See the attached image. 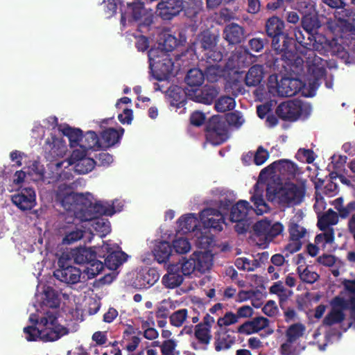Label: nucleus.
<instances>
[{"mask_svg": "<svg viewBox=\"0 0 355 355\" xmlns=\"http://www.w3.org/2000/svg\"><path fill=\"white\" fill-rule=\"evenodd\" d=\"M24 333L28 341H36L38 338L43 342L58 340L68 334V329L58 323L57 313L46 311L40 318V327L28 326L24 328Z\"/></svg>", "mask_w": 355, "mask_h": 355, "instance_id": "nucleus-1", "label": "nucleus"}, {"mask_svg": "<svg viewBox=\"0 0 355 355\" xmlns=\"http://www.w3.org/2000/svg\"><path fill=\"white\" fill-rule=\"evenodd\" d=\"M304 194V189L294 183H286L284 186L268 184L266 188V196L269 200H277L280 204L287 206L300 204Z\"/></svg>", "mask_w": 355, "mask_h": 355, "instance_id": "nucleus-2", "label": "nucleus"}, {"mask_svg": "<svg viewBox=\"0 0 355 355\" xmlns=\"http://www.w3.org/2000/svg\"><path fill=\"white\" fill-rule=\"evenodd\" d=\"M218 42V36L209 31H203L198 35L195 52L200 58V66L204 65L205 60L220 62L223 60L222 52L216 49Z\"/></svg>", "mask_w": 355, "mask_h": 355, "instance_id": "nucleus-3", "label": "nucleus"}, {"mask_svg": "<svg viewBox=\"0 0 355 355\" xmlns=\"http://www.w3.org/2000/svg\"><path fill=\"white\" fill-rule=\"evenodd\" d=\"M99 253H101V248H98V251H96L92 248L80 247L74 249L71 252L75 263L78 264H87L84 272L87 275L88 279L94 278L104 268L103 262L97 259Z\"/></svg>", "mask_w": 355, "mask_h": 355, "instance_id": "nucleus-4", "label": "nucleus"}, {"mask_svg": "<svg viewBox=\"0 0 355 355\" xmlns=\"http://www.w3.org/2000/svg\"><path fill=\"white\" fill-rule=\"evenodd\" d=\"M311 110L309 104L295 99L280 103L276 109V114L284 121H295L300 117L307 118Z\"/></svg>", "mask_w": 355, "mask_h": 355, "instance_id": "nucleus-5", "label": "nucleus"}, {"mask_svg": "<svg viewBox=\"0 0 355 355\" xmlns=\"http://www.w3.org/2000/svg\"><path fill=\"white\" fill-rule=\"evenodd\" d=\"M335 17V24L340 33V38L345 40L349 37V43L355 46V10L344 8L336 12Z\"/></svg>", "mask_w": 355, "mask_h": 355, "instance_id": "nucleus-6", "label": "nucleus"}, {"mask_svg": "<svg viewBox=\"0 0 355 355\" xmlns=\"http://www.w3.org/2000/svg\"><path fill=\"white\" fill-rule=\"evenodd\" d=\"M205 137L207 142L214 146H218L228 139V130L225 122L220 116H211L206 123Z\"/></svg>", "mask_w": 355, "mask_h": 355, "instance_id": "nucleus-7", "label": "nucleus"}, {"mask_svg": "<svg viewBox=\"0 0 355 355\" xmlns=\"http://www.w3.org/2000/svg\"><path fill=\"white\" fill-rule=\"evenodd\" d=\"M326 60L310 51L308 54L306 66L310 78L309 85L311 89H317L320 85L321 79L326 76Z\"/></svg>", "mask_w": 355, "mask_h": 355, "instance_id": "nucleus-8", "label": "nucleus"}, {"mask_svg": "<svg viewBox=\"0 0 355 355\" xmlns=\"http://www.w3.org/2000/svg\"><path fill=\"white\" fill-rule=\"evenodd\" d=\"M296 9L302 15L301 23L304 31H305L306 35L307 33H313L320 28L321 24L318 19V12L312 3L309 1H298L296 5Z\"/></svg>", "mask_w": 355, "mask_h": 355, "instance_id": "nucleus-9", "label": "nucleus"}, {"mask_svg": "<svg viewBox=\"0 0 355 355\" xmlns=\"http://www.w3.org/2000/svg\"><path fill=\"white\" fill-rule=\"evenodd\" d=\"M115 213L114 207L104 205L101 202L90 203L88 206H82L74 211V214L82 222L100 218L102 216H112Z\"/></svg>", "mask_w": 355, "mask_h": 355, "instance_id": "nucleus-10", "label": "nucleus"}, {"mask_svg": "<svg viewBox=\"0 0 355 355\" xmlns=\"http://www.w3.org/2000/svg\"><path fill=\"white\" fill-rule=\"evenodd\" d=\"M98 258L104 259V266L114 270L127 260L128 255L124 252L114 250L110 244L104 243L101 247Z\"/></svg>", "mask_w": 355, "mask_h": 355, "instance_id": "nucleus-11", "label": "nucleus"}, {"mask_svg": "<svg viewBox=\"0 0 355 355\" xmlns=\"http://www.w3.org/2000/svg\"><path fill=\"white\" fill-rule=\"evenodd\" d=\"M331 310L323 320V324L331 326L342 322L345 318L343 310L348 309V302L343 297L336 296L331 301Z\"/></svg>", "mask_w": 355, "mask_h": 355, "instance_id": "nucleus-12", "label": "nucleus"}, {"mask_svg": "<svg viewBox=\"0 0 355 355\" xmlns=\"http://www.w3.org/2000/svg\"><path fill=\"white\" fill-rule=\"evenodd\" d=\"M161 91L170 99L172 106L180 108L183 107L188 97V90L185 91L181 87L175 85H164V84L157 83V91Z\"/></svg>", "mask_w": 355, "mask_h": 355, "instance_id": "nucleus-13", "label": "nucleus"}, {"mask_svg": "<svg viewBox=\"0 0 355 355\" xmlns=\"http://www.w3.org/2000/svg\"><path fill=\"white\" fill-rule=\"evenodd\" d=\"M219 92L220 88L218 87L212 85H205L202 89H188V98L197 103L210 105L216 99Z\"/></svg>", "mask_w": 355, "mask_h": 355, "instance_id": "nucleus-14", "label": "nucleus"}, {"mask_svg": "<svg viewBox=\"0 0 355 355\" xmlns=\"http://www.w3.org/2000/svg\"><path fill=\"white\" fill-rule=\"evenodd\" d=\"M12 202L20 210H31L36 205V194L31 187H24L19 189L11 196Z\"/></svg>", "mask_w": 355, "mask_h": 355, "instance_id": "nucleus-15", "label": "nucleus"}, {"mask_svg": "<svg viewBox=\"0 0 355 355\" xmlns=\"http://www.w3.org/2000/svg\"><path fill=\"white\" fill-rule=\"evenodd\" d=\"M59 268L53 272V276L60 282L68 284H75L80 282L81 270L73 266L68 265L60 259L58 262Z\"/></svg>", "mask_w": 355, "mask_h": 355, "instance_id": "nucleus-16", "label": "nucleus"}, {"mask_svg": "<svg viewBox=\"0 0 355 355\" xmlns=\"http://www.w3.org/2000/svg\"><path fill=\"white\" fill-rule=\"evenodd\" d=\"M184 8L183 0H161L157 4V16L163 20H171Z\"/></svg>", "mask_w": 355, "mask_h": 355, "instance_id": "nucleus-17", "label": "nucleus"}, {"mask_svg": "<svg viewBox=\"0 0 355 355\" xmlns=\"http://www.w3.org/2000/svg\"><path fill=\"white\" fill-rule=\"evenodd\" d=\"M274 78L276 80V89L279 96L291 97L297 94L302 89V82L297 78L283 77L277 81V76H270L269 81Z\"/></svg>", "mask_w": 355, "mask_h": 355, "instance_id": "nucleus-18", "label": "nucleus"}, {"mask_svg": "<svg viewBox=\"0 0 355 355\" xmlns=\"http://www.w3.org/2000/svg\"><path fill=\"white\" fill-rule=\"evenodd\" d=\"M200 219L205 228L220 232L225 222L223 214L214 208L204 209L200 214Z\"/></svg>", "mask_w": 355, "mask_h": 355, "instance_id": "nucleus-19", "label": "nucleus"}, {"mask_svg": "<svg viewBox=\"0 0 355 355\" xmlns=\"http://www.w3.org/2000/svg\"><path fill=\"white\" fill-rule=\"evenodd\" d=\"M215 322L214 317L207 313L201 322L194 327V336L200 345L207 346L212 339L211 329Z\"/></svg>", "mask_w": 355, "mask_h": 355, "instance_id": "nucleus-20", "label": "nucleus"}, {"mask_svg": "<svg viewBox=\"0 0 355 355\" xmlns=\"http://www.w3.org/2000/svg\"><path fill=\"white\" fill-rule=\"evenodd\" d=\"M55 200L65 210L71 211L76 205L78 194L73 191L71 186L62 183L58 187Z\"/></svg>", "mask_w": 355, "mask_h": 355, "instance_id": "nucleus-21", "label": "nucleus"}, {"mask_svg": "<svg viewBox=\"0 0 355 355\" xmlns=\"http://www.w3.org/2000/svg\"><path fill=\"white\" fill-rule=\"evenodd\" d=\"M43 151L44 156L47 159L53 160L58 157H62L66 152V145L64 142L51 135L48 137L43 145Z\"/></svg>", "mask_w": 355, "mask_h": 355, "instance_id": "nucleus-22", "label": "nucleus"}, {"mask_svg": "<svg viewBox=\"0 0 355 355\" xmlns=\"http://www.w3.org/2000/svg\"><path fill=\"white\" fill-rule=\"evenodd\" d=\"M81 221L76 217H68L67 218V223L69 224V226H64L65 236L63 238V243L71 244L76 242L83 237L84 231L79 226V222Z\"/></svg>", "mask_w": 355, "mask_h": 355, "instance_id": "nucleus-23", "label": "nucleus"}, {"mask_svg": "<svg viewBox=\"0 0 355 355\" xmlns=\"http://www.w3.org/2000/svg\"><path fill=\"white\" fill-rule=\"evenodd\" d=\"M284 22L277 16H272L268 19L265 25L267 35L273 39V44L277 46L278 40L284 37Z\"/></svg>", "mask_w": 355, "mask_h": 355, "instance_id": "nucleus-24", "label": "nucleus"}, {"mask_svg": "<svg viewBox=\"0 0 355 355\" xmlns=\"http://www.w3.org/2000/svg\"><path fill=\"white\" fill-rule=\"evenodd\" d=\"M223 37L229 44H239L245 39V29L236 23H230L223 30Z\"/></svg>", "mask_w": 355, "mask_h": 355, "instance_id": "nucleus-25", "label": "nucleus"}, {"mask_svg": "<svg viewBox=\"0 0 355 355\" xmlns=\"http://www.w3.org/2000/svg\"><path fill=\"white\" fill-rule=\"evenodd\" d=\"M173 62L171 59L165 58L162 61H157V81L164 85H170V79L173 75Z\"/></svg>", "mask_w": 355, "mask_h": 355, "instance_id": "nucleus-26", "label": "nucleus"}, {"mask_svg": "<svg viewBox=\"0 0 355 355\" xmlns=\"http://www.w3.org/2000/svg\"><path fill=\"white\" fill-rule=\"evenodd\" d=\"M146 15L144 3L141 1H133L128 3L127 11L121 14V21L124 24L126 19L129 21H138L141 20Z\"/></svg>", "mask_w": 355, "mask_h": 355, "instance_id": "nucleus-27", "label": "nucleus"}, {"mask_svg": "<svg viewBox=\"0 0 355 355\" xmlns=\"http://www.w3.org/2000/svg\"><path fill=\"white\" fill-rule=\"evenodd\" d=\"M183 277L178 270V266L171 263L168 265L167 273L162 277V283L166 287L173 288L179 286L183 282Z\"/></svg>", "mask_w": 355, "mask_h": 355, "instance_id": "nucleus-28", "label": "nucleus"}, {"mask_svg": "<svg viewBox=\"0 0 355 355\" xmlns=\"http://www.w3.org/2000/svg\"><path fill=\"white\" fill-rule=\"evenodd\" d=\"M276 168L282 173H286L289 175H295L298 169L297 166L293 162L283 159L275 161L268 167L263 168L260 172V176H262L268 170L273 171Z\"/></svg>", "mask_w": 355, "mask_h": 355, "instance_id": "nucleus-29", "label": "nucleus"}, {"mask_svg": "<svg viewBox=\"0 0 355 355\" xmlns=\"http://www.w3.org/2000/svg\"><path fill=\"white\" fill-rule=\"evenodd\" d=\"M124 128L119 127L118 129L108 128L102 131L101 139L106 148L112 147L118 144L124 134Z\"/></svg>", "mask_w": 355, "mask_h": 355, "instance_id": "nucleus-30", "label": "nucleus"}, {"mask_svg": "<svg viewBox=\"0 0 355 355\" xmlns=\"http://www.w3.org/2000/svg\"><path fill=\"white\" fill-rule=\"evenodd\" d=\"M252 208L247 200H241L231 207L230 218L232 222L245 221Z\"/></svg>", "mask_w": 355, "mask_h": 355, "instance_id": "nucleus-31", "label": "nucleus"}, {"mask_svg": "<svg viewBox=\"0 0 355 355\" xmlns=\"http://www.w3.org/2000/svg\"><path fill=\"white\" fill-rule=\"evenodd\" d=\"M157 43L158 44L157 50L171 52L178 45V40L174 35L170 34L168 31H165L158 33Z\"/></svg>", "mask_w": 355, "mask_h": 355, "instance_id": "nucleus-32", "label": "nucleus"}, {"mask_svg": "<svg viewBox=\"0 0 355 355\" xmlns=\"http://www.w3.org/2000/svg\"><path fill=\"white\" fill-rule=\"evenodd\" d=\"M263 78V68L262 65L254 64L252 66L245 76V84L248 87L259 85Z\"/></svg>", "mask_w": 355, "mask_h": 355, "instance_id": "nucleus-33", "label": "nucleus"}, {"mask_svg": "<svg viewBox=\"0 0 355 355\" xmlns=\"http://www.w3.org/2000/svg\"><path fill=\"white\" fill-rule=\"evenodd\" d=\"M215 349L217 352L228 349L235 343L234 338L231 336L227 331L219 329L215 333Z\"/></svg>", "mask_w": 355, "mask_h": 355, "instance_id": "nucleus-34", "label": "nucleus"}, {"mask_svg": "<svg viewBox=\"0 0 355 355\" xmlns=\"http://www.w3.org/2000/svg\"><path fill=\"white\" fill-rule=\"evenodd\" d=\"M218 62H219L211 60H205L204 65L200 66L204 68L205 78H207V81L214 83L220 77L222 69Z\"/></svg>", "mask_w": 355, "mask_h": 355, "instance_id": "nucleus-35", "label": "nucleus"}, {"mask_svg": "<svg viewBox=\"0 0 355 355\" xmlns=\"http://www.w3.org/2000/svg\"><path fill=\"white\" fill-rule=\"evenodd\" d=\"M205 73L199 68H193L188 71L184 81L191 89L199 88L205 81Z\"/></svg>", "mask_w": 355, "mask_h": 355, "instance_id": "nucleus-36", "label": "nucleus"}, {"mask_svg": "<svg viewBox=\"0 0 355 355\" xmlns=\"http://www.w3.org/2000/svg\"><path fill=\"white\" fill-rule=\"evenodd\" d=\"M338 213L334 211L332 209H329L322 216H318V227L320 230H325L327 227L331 228L330 225H334L338 222Z\"/></svg>", "mask_w": 355, "mask_h": 355, "instance_id": "nucleus-37", "label": "nucleus"}, {"mask_svg": "<svg viewBox=\"0 0 355 355\" xmlns=\"http://www.w3.org/2000/svg\"><path fill=\"white\" fill-rule=\"evenodd\" d=\"M178 227L184 232H192L197 230L199 225L198 219L194 214H189L181 216L178 221Z\"/></svg>", "mask_w": 355, "mask_h": 355, "instance_id": "nucleus-38", "label": "nucleus"}, {"mask_svg": "<svg viewBox=\"0 0 355 355\" xmlns=\"http://www.w3.org/2000/svg\"><path fill=\"white\" fill-rule=\"evenodd\" d=\"M306 36L311 40L309 51H321L328 45V40L326 37L318 33V31L311 33H307Z\"/></svg>", "mask_w": 355, "mask_h": 355, "instance_id": "nucleus-39", "label": "nucleus"}, {"mask_svg": "<svg viewBox=\"0 0 355 355\" xmlns=\"http://www.w3.org/2000/svg\"><path fill=\"white\" fill-rule=\"evenodd\" d=\"M172 308L171 302L167 300H163L157 309V318L162 319L157 320V325L160 328H164L167 324L166 318L170 316V309Z\"/></svg>", "mask_w": 355, "mask_h": 355, "instance_id": "nucleus-40", "label": "nucleus"}, {"mask_svg": "<svg viewBox=\"0 0 355 355\" xmlns=\"http://www.w3.org/2000/svg\"><path fill=\"white\" fill-rule=\"evenodd\" d=\"M306 331L305 326L300 323L297 322L290 325L285 332V336L289 342H297L298 339L302 338Z\"/></svg>", "mask_w": 355, "mask_h": 355, "instance_id": "nucleus-41", "label": "nucleus"}, {"mask_svg": "<svg viewBox=\"0 0 355 355\" xmlns=\"http://www.w3.org/2000/svg\"><path fill=\"white\" fill-rule=\"evenodd\" d=\"M294 43L293 39L288 36V34L284 33V39H279L276 46L273 44V39H272L271 46L272 49L275 51L276 54L280 55L282 59V55L289 51L293 48Z\"/></svg>", "mask_w": 355, "mask_h": 355, "instance_id": "nucleus-42", "label": "nucleus"}, {"mask_svg": "<svg viewBox=\"0 0 355 355\" xmlns=\"http://www.w3.org/2000/svg\"><path fill=\"white\" fill-rule=\"evenodd\" d=\"M285 64H283L284 67H295L297 68L301 67L303 65L304 60L300 55H299L295 51H293V48L286 52L285 54L282 55L281 59Z\"/></svg>", "mask_w": 355, "mask_h": 355, "instance_id": "nucleus-43", "label": "nucleus"}, {"mask_svg": "<svg viewBox=\"0 0 355 355\" xmlns=\"http://www.w3.org/2000/svg\"><path fill=\"white\" fill-rule=\"evenodd\" d=\"M62 133L67 137L71 147L80 146L83 140V131L79 128H73L69 126L62 129Z\"/></svg>", "mask_w": 355, "mask_h": 355, "instance_id": "nucleus-44", "label": "nucleus"}, {"mask_svg": "<svg viewBox=\"0 0 355 355\" xmlns=\"http://www.w3.org/2000/svg\"><path fill=\"white\" fill-rule=\"evenodd\" d=\"M193 259L195 260L196 270L200 273H205L210 269L211 263L207 256L201 252H195L192 254Z\"/></svg>", "mask_w": 355, "mask_h": 355, "instance_id": "nucleus-45", "label": "nucleus"}, {"mask_svg": "<svg viewBox=\"0 0 355 355\" xmlns=\"http://www.w3.org/2000/svg\"><path fill=\"white\" fill-rule=\"evenodd\" d=\"M173 264L178 266V270L183 276H189L196 270L195 260L192 255L189 259L182 257L178 262Z\"/></svg>", "mask_w": 355, "mask_h": 355, "instance_id": "nucleus-46", "label": "nucleus"}, {"mask_svg": "<svg viewBox=\"0 0 355 355\" xmlns=\"http://www.w3.org/2000/svg\"><path fill=\"white\" fill-rule=\"evenodd\" d=\"M81 148L92 149L95 147H100V139L94 131H87L85 135H83V140L80 144Z\"/></svg>", "mask_w": 355, "mask_h": 355, "instance_id": "nucleus-47", "label": "nucleus"}, {"mask_svg": "<svg viewBox=\"0 0 355 355\" xmlns=\"http://www.w3.org/2000/svg\"><path fill=\"white\" fill-rule=\"evenodd\" d=\"M172 252V246L169 242L162 241L157 245V262L166 263Z\"/></svg>", "mask_w": 355, "mask_h": 355, "instance_id": "nucleus-48", "label": "nucleus"}, {"mask_svg": "<svg viewBox=\"0 0 355 355\" xmlns=\"http://www.w3.org/2000/svg\"><path fill=\"white\" fill-rule=\"evenodd\" d=\"M243 76L242 73L236 72L232 77L227 80V88H230L232 91V93L234 96L243 93V87L242 86Z\"/></svg>", "mask_w": 355, "mask_h": 355, "instance_id": "nucleus-49", "label": "nucleus"}, {"mask_svg": "<svg viewBox=\"0 0 355 355\" xmlns=\"http://www.w3.org/2000/svg\"><path fill=\"white\" fill-rule=\"evenodd\" d=\"M236 103L234 98L229 96H222L215 102V109L218 112H225L232 110Z\"/></svg>", "mask_w": 355, "mask_h": 355, "instance_id": "nucleus-50", "label": "nucleus"}, {"mask_svg": "<svg viewBox=\"0 0 355 355\" xmlns=\"http://www.w3.org/2000/svg\"><path fill=\"white\" fill-rule=\"evenodd\" d=\"M253 188L254 193L251 196L250 200L254 203L258 211H260V214L266 212L268 209V206L263 198L262 193L259 190V183H256Z\"/></svg>", "mask_w": 355, "mask_h": 355, "instance_id": "nucleus-51", "label": "nucleus"}, {"mask_svg": "<svg viewBox=\"0 0 355 355\" xmlns=\"http://www.w3.org/2000/svg\"><path fill=\"white\" fill-rule=\"evenodd\" d=\"M44 304L50 308H58L60 306V300L58 293L51 287H48L44 291Z\"/></svg>", "mask_w": 355, "mask_h": 355, "instance_id": "nucleus-52", "label": "nucleus"}, {"mask_svg": "<svg viewBox=\"0 0 355 355\" xmlns=\"http://www.w3.org/2000/svg\"><path fill=\"white\" fill-rule=\"evenodd\" d=\"M94 230L98 233L101 237L105 236L111 232L110 223L107 220L96 218L92 220Z\"/></svg>", "mask_w": 355, "mask_h": 355, "instance_id": "nucleus-53", "label": "nucleus"}, {"mask_svg": "<svg viewBox=\"0 0 355 355\" xmlns=\"http://www.w3.org/2000/svg\"><path fill=\"white\" fill-rule=\"evenodd\" d=\"M297 272L300 279L308 284L315 283L320 277L317 272L309 270L307 267L302 268V266H298Z\"/></svg>", "mask_w": 355, "mask_h": 355, "instance_id": "nucleus-54", "label": "nucleus"}, {"mask_svg": "<svg viewBox=\"0 0 355 355\" xmlns=\"http://www.w3.org/2000/svg\"><path fill=\"white\" fill-rule=\"evenodd\" d=\"M188 315L187 309H179L169 316V320L171 326L175 327H181L186 320Z\"/></svg>", "mask_w": 355, "mask_h": 355, "instance_id": "nucleus-55", "label": "nucleus"}, {"mask_svg": "<svg viewBox=\"0 0 355 355\" xmlns=\"http://www.w3.org/2000/svg\"><path fill=\"white\" fill-rule=\"evenodd\" d=\"M95 159L92 158H83L80 162L76 163V171L80 174H85L93 170L96 165Z\"/></svg>", "mask_w": 355, "mask_h": 355, "instance_id": "nucleus-56", "label": "nucleus"}, {"mask_svg": "<svg viewBox=\"0 0 355 355\" xmlns=\"http://www.w3.org/2000/svg\"><path fill=\"white\" fill-rule=\"evenodd\" d=\"M291 240H300L302 239L306 233V230L295 223H291L288 227Z\"/></svg>", "mask_w": 355, "mask_h": 355, "instance_id": "nucleus-57", "label": "nucleus"}, {"mask_svg": "<svg viewBox=\"0 0 355 355\" xmlns=\"http://www.w3.org/2000/svg\"><path fill=\"white\" fill-rule=\"evenodd\" d=\"M150 250L144 252L141 255V262L146 265L150 266L155 261V241L151 240L150 241Z\"/></svg>", "mask_w": 355, "mask_h": 355, "instance_id": "nucleus-58", "label": "nucleus"}, {"mask_svg": "<svg viewBox=\"0 0 355 355\" xmlns=\"http://www.w3.org/2000/svg\"><path fill=\"white\" fill-rule=\"evenodd\" d=\"M177 346L175 339L165 340L161 345L157 341V347H159L162 355H175L174 351Z\"/></svg>", "mask_w": 355, "mask_h": 355, "instance_id": "nucleus-59", "label": "nucleus"}, {"mask_svg": "<svg viewBox=\"0 0 355 355\" xmlns=\"http://www.w3.org/2000/svg\"><path fill=\"white\" fill-rule=\"evenodd\" d=\"M173 248L178 254H186L191 249V244L188 239L178 238L173 241Z\"/></svg>", "mask_w": 355, "mask_h": 355, "instance_id": "nucleus-60", "label": "nucleus"}, {"mask_svg": "<svg viewBox=\"0 0 355 355\" xmlns=\"http://www.w3.org/2000/svg\"><path fill=\"white\" fill-rule=\"evenodd\" d=\"M270 220L264 219L261 220L258 222H257L254 226L253 230L255 232V234L260 237H263L264 240L266 239V237L267 236V232L268 231V228L270 224Z\"/></svg>", "mask_w": 355, "mask_h": 355, "instance_id": "nucleus-61", "label": "nucleus"}, {"mask_svg": "<svg viewBox=\"0 0 355 355\" xmlns=\"http://www.w3.org/2000/svg\"><path fill=\"white\" fill-rule=\"evenodd\" d=\"M225 121L232 126L239 128L244 122V119L238 111L227 113L225 115Z\"/></svg>", "mask_w": 355, "mask_h": 355, "instance_id": "nucleus-62", "label": "nucleus"}, {"mask_svg": "<svg viewBox=\"0 0 355 355\" xmlns=\"http://www.w3.org/2000/svg\"><path fill=\"white\" fill-rule=\"evenodd\" d=\"M268 229L265 241L270 242L283 232L284 226L279 222L275 223L270 222Z\"/></svg>", "mask_w": 355, "mask_h": 355, "instance_id": "nucleus-63", "label": "nucleus"}, {"mask_svg": "<svg viewBox=\"0 0 355 355\" xmlns=\"http://www.w3.org/2000/svg\"><path fill=\"white\" fill-rule=\"evenodd\" d=\"M269 157L268 151L262 146L258 147L254 155V163L260 166L262 165Z\"/></svg>", "mask_w": 355, "mask_h": 355, "instance_id": "nucleus-64", "label": "nucleus"}]
</instances>
